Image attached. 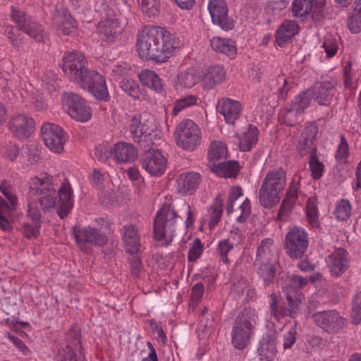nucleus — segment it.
Returning a JSON list of instances; mask_svg holds the SVG:
<instances>
[{
  "mask_svg": "<svg viewBox=\"0 0 361 361\" xmlns=\"http://www.w3.org/2000/svg\"><path fill=\"white\" fill-rule=\"evenodd\" d=\"M336 85L337 80L333 78L317 82L310 91V97L319 105L329 106L336 92Z\"/></svg>",
  "mask_w": 361,
  "mask_h": 361,
  "instance_id": "dca6fc26",
  "label": "nucleus"
},
{
  "mask_svg": "<svg viewBox=\"0 0 361 361\" xmlns=\"http://www.w3.org/2000/svg\"><path fill=\"white\" fill-rule=\"evenodd\" d=\"M52 24L58 32L69 35L77 26V21L66 8L56 9L52 14Z\"/></svg>",
  "mask_w": 361,
  "mask_h": 361,
  "instance_id": "aec40b11",
  "label": "nucleus"
},
{
  "mask_svg": "<svg viewBox=\"0 0 361 361\" xmlns=\"http://www.w3.org/2000/svg\"><path fill=\"white\" fill-rule=\"evenodd\" d=\"M129 253L131 255V258L129 259L131 272L135 276H139L140 274L142 271V265L141 259L138 256V252L140 250H128Z\"/></svg>",
  "mask_w": 361,
  "mask_h": 361,
  "instance_id": "5fc2aeb1",
  "label": "nucleus"
},
{
  "mask_svg": "<svg viewBox=\"0 0 361 361\" xmlns=\"http://www.w3.org/2000/svg\"><path fill=\"white\" fill-rule=\"evenodd\" d=\"M41 133L48 148L56 153L63 151L67 137L61 126L51 123H45L41 128Z\"/></svg>",
  "mask_w": 361,
  "mask_h": 361,
  "instance_id": "f8f14e48",
  "label": "nucleus"
},
{
  "mask_svg": "<svg viewBox=\"0 0 361 361\" xmlns=\"http://www.w3.org/2000/svg\"><path fill=\"white\" fill-rule=\"evenodd\" d=\"M39 204L37 200L29 202L27 215L35 224H39L42 216L41 210L38 205Z\"/></svg>",
  "mask_w": 361,
  "mask_h": 361,
  "instance_id": "13d9d810",
  "label": "nucleus"
},
{
  "mask_svg": "<svg viewBox=\"0 0 361 361\" xmlns=\"http://www.w3.org/2000/svg\"><path fill=\"white\" fill-rule=\"evenodd\" d=\"M299 186L298 183H295V181H292L290 184L288 189L286 193V198L293 200L295 202L297 201L298 197V192Z\"/></svg>",
  "mask_w": 361,
  "mask_h": 361,
  "instance_id": "69168bd1",
  "label": "nucleus"
},
{
  "mask_svg": "<svg viewBox=\"0 0 361 361\" xmlns=\"http://www.w3.org/2000/svg\"><path fill=\"white\" fill-rule=\"evenodd\" d=\"M73 233L76 242L90 243L92 245L102 247L107 243L106 235L100 230L92 227L75 226Z\"/></svg>",
  "mask_w": 361,
  "mask_h": 361,
  "instance_id": "a211bd4d",
  "label": "nucleus"
},
{
  "mask_svg": "<svg viewBox=\"0 0 361 361\" xmlns=\"http://www.w3.org/2000/svg\"><path fill=\"white\" fill-rule=\"evenodd\" d=\"M271 250H257L255 266H258L257 274L265 286L271 283L276 276V268L272 263Z\"/></svg>",
  "mask_w": 361,
  "mask_h": 361,
  "instance_id": "4468645a",
  "label": "nucleus"
},
{
  "mask_svg": "<svg viewBox=\"0 0 361 361\" xmlns=\"http://www.w3.org/2000/svg\"><path fill=\"white\" fill-rule=\"evenodd\" d=\"M118 21L116 18H108L99 23L98 32L102 41L111 42L118 33Z\"/></svg>",
  "mask_w": 361,
  "mask_h": 361,
  "instance_id": "473e14b6",
  "label": "nucleus"
},
{
  "mask_svg": "<svg viewBox=\"0 0 361 361\" xmlns=\"http://www.w3.org/2000/svg\"><path fill=\"white\" fill-rule=\"evenodd\" d=\"M311 99L310 91H304L291 101L289 107L294 109L295 111L305 113V111L310 105Z\"/></svg>",
  "mask_w": 361,
  "mask_h": 361,
  "instance_id": "c03bdc74",
  "label": "nucleus"
},
{
  "mask_svg": "<svg viewBox=\"0 0 361 361\" xmlns=\"http://www.w3.org/2000/svg\"><path fill=\"white\" fill-rule=\"evenodd\" d=\"M123 240L126 247L129 248H139L140 246V238L137 233V229L131 224L123 227Z\"/></svg>",
  "mask_w": 361,
  "mask_h": 361,
  "instance_id": "58836bf2",
  "label": "nucleus"
},
{
  "mask_svg": "<svg viewBox=\"0 0 361 361\" xmlns=\"http://www.w3.org/2000/svg\"><path fill=\"white\" fill-rule=\"evenodd\" d=\"M226 75V71L222 66H210L207 68L202 78L204 87L207 90L213 88L215 85L224 82Z\"/></svg>",
  "mask_w": 361,
  "mask_h": 361,
  "instance_id": "c756f323",
  "label": "nucleus"
},
{
  "mask_svg": "<svg viewBox=\"0 0 361 361\" xmlns=\"http://www.w3.org/2000/svg\"><path fill=\"white\" fill-rule=\"evenodd\" d=\"M9 127L15 136L23 139L30 136L35 127V121L25 114H18L10 120Z\"/></svg>",
  "mask_w": 361,
  "mask_h": 361,
  "instance_id": "412c9836",
  "label": "nucleus"
},
{
  "mask_svg": "<svg viewBox=\"0 0 361 361\" xmlns=\"http://www.w3.org/2000/svg\"><path fill=\"white\" fill-rule=\"evenodd\" d=\"M308 283V279L299 276H293L290 278V282L286 290V298L288 300L286 314L294 317L296 314L298 307L301 303V293L300 288L305 286Z\"/></svg>",
  "mask_w": 361,
  "mask_h": 361,
  "instance_id": "2eb2a0df",
  "label": "nucleus"
},
{
  "mask_svg": "<svg viewBox=\"0 0 361 361\" xmlns=\"http://www.w3.org/2000/svg\"><path fill=\"white\" fill-rule=\"evenodd\" d=\"M11 17L19 28L8 27L6 34L15 49L19 50L24 44V35L20 30L36 42H40L43 40L42 27L31 16H27L24 11L13 10Z\"/></svg>",
  "mask_w": 361,
  "mask_h": 361,
  "instance_id": "7ed1b4c3",
  "label": "nucleus"
},
{
  "mask_svg": "<svg viewBox=\"0 0 361 361\" xmlns=\"http://www.w3.org/2000/svg\"><path fill=\"white\" fill-rule=\"evenodd\" d=\"M197 80V77L195 73L191 71L180 72L178 75V83L184 87H193Z\"/></svg>",
  "mask_w": 361,
  "mask_h": 361,
  "instance_id": "864d4df0",
  "label": "nucleus"
},
{
  "mask_svg": "<svg viewBox=\"0 0 361 361\" xmlns=\"http://www.w3.org/2000/svg\"><path fill=\"white\" fill-rule=\"evenodd\" d=\"M349 154V146L347 140L343 135H341L340 144L338 146L335 156L336 159L338 161L345 162Z\"/></svg>",
  "mask_w": 361,
  "mask_h": 361,
  "instance_id": "6e6d98bb",
  "label": "nucleus"
},
{
  "mask_svg": "<svg viewBox=\"0 0 361 361\" xmlns=\"http://www.w3.org/2000/svg\"><path fill=\"white\" fill-rule=\"evenodd\" d=\"M121 88L129 96L139 99L141 94L139 85L132 79L121 78L119 81Z\"/></svg>",
  "mask_w": 361,
  "mask_h": 361,
  "instance_id": "49530a36",
  "label": "nucleus"
},
{
  "mask_svg": "<svg viewBox=\"0 0 361 361\" xmlns=\"http://www.w3.org/2000/svg\"><path fill=\"white\" fill-rule=\"evenodd\" d=\"M325 3V0H315L314 4H312V18L314 21H320L323 19Z\"/></svg>",
  "mask_w": 361,
  "mask_h": 361,
  "instance_id": "680f3d73",
  "label": "nucleus"
},
{
  "mask_svg": "<svg viewBox=\"0 0 361 361\" xmlns=\"http://www.w3.org/2000/svg\"><path fill=\"white\" fill-rule=\"evenodd\" d=\"M317 133L318 128L312 123L307 125L304 128L297 144V149L301 157L305 156L307 153L310 154L311 149L314 147L312 145L316 140Z\"/></svg>",
  "mask_w": 361,
  "mask_h": 361,
  "instance_id": "393cba45",
  "label": "nucleus"
},
{
  "mask_svg": "<svg viewBox=\"0 0 361 361\" xmlns=\"http://www.w3.org/2000/svg\"><path fill=\"white\" fill-rule=\"evenodd\" d=\"M139 79L142 85L148 87L157 92H161L164 90L161 79L154 71L144 70L139 74Z\"/></svg>",
  "mask_w": 361,
  "mask_h": 361,
  "instance_id": "e433bc0d",
  "label": "nucleus"
},
{
  "mask_svg": "<svg viewBox=\"0 0 361 361\" xmlns=\"http://www.w3.org/2000/svg\"><path fill=\"white\" fill-rule=\"evenodd\" d=\"M174 137L178 147L184 150L193 151L201 143V131L192 120L181 121L176 127Z\"/></svg>",
  "mask_w": 361,
  "mask_h": 361,
  "instance_id": "0eeeda50",
  "label": "nucleus"
},
{
  "mask_svg": "<svg viewBox=\"0 0 361 361\" xmlns=\"http://www.w3.org/2000/svg\"><path fill=\"white\" fill-rule=\"evenodd\" d=\"M297 331L295 327L291 328L290 330L283 332V348L289 349L295 343Z\"/></svg>",
  "mask_w": 361,
  "mask_h": 361,
  "instance_id": "e2e57ef3",
  "label": "nucleus"
},
{
  "mask_svg": "<svg viewBox=\"0 0 361 361\" xmlns=\"http://www.w3.org/2000/svg\"><path fill=\"white\" fill-rule=\"evenodd\" d=\"M286 185V173L282 168L269 171L261 187L281 193Z\"/></svg>",
  "mask_w": 361,
  "mask_h": 361,
  "instance_id": "5701e85b",
  "label": "nucleus"
},
{
  "mask_svg": "<svg viewBox=\"0 0 361 361\" xmlns=\"http://www.w3.org/2000/svg\"><path fill=\"white\" fill-rule=\"evenodd\" d=\"M201 181V176L196 172L190 171L179 175L177 179V190L182 195L192 194Z\"/></svg>",
  "mask_w": 361,
  "mask_h": 361,
  "instance_id": "b1692460",
  "label": "nucleus"
},
{
  "mask_svg": "<svg viewBox=\"0 0 361 361\" xmlns=\"http://www.w3.org/2000/svg\"><path fill=\"white\" fill-rule=\"evenodd\" d=\"M49 192H55L52 176L43 173L31 178L29 186L30 196H40Z\"/></svg>",
  "mask_w": 361,
  "mask_h": 361,
  "instance_id": "4be33fe9",
  "label": "nucleus"
},
{
  "mask_svg": "<svg viewBox=\"0 0 361 361\" xmlns=\"http://www.w3.org/2000/svg\"><path fill=\"white\" fill-rule=\"evenodd\" d=\"M306 215L310 225L312 228L319 226L318 220V209L314 200L309 199L306 205Z\"/></svg>",
  "mask_w": 361,
  "mask_h": 361,
  "instance_id": "3c124183",
  "label": "nucleus"
},
{
  "mask_svg": "<svg viewBox=\"0 0 361 361\" xmlns=\"http://www.w3.org/2000/svg\"><path fill=\"white\" fill-rule=\"evenodd\" d=\"M298 25L293 20H286L276 32V41L278 45L283 47L298 32Z\"/></svg>",
  "mask_w": 361,
  "mask_h": 361,
  "instance_id": "7c9ffc66",
  "label": "nucleus"
},
{
  "mask_svg": "<svg viewBox=\"0 0 361 361\" xmlns=\"http://www.w3.org/2000/svg\"><path fill=\"white\" fill-rule=\"evenodd\" d=\"M198 97L196 95H186L176 101L173 107L171 114L173 116H176L180 111L185 108L195 105L197 104Z\"/></svg>",
  "mask_w": 361,
  "mask_h": 361,
  "instance_id": "de8ad7c7",
  "label": "nucleus"
},
{
  "mask_svg": "<svg viewBox=\"0 0 361 361\" xmlns=\"http://www.w3.org/2000/svg\"><path fill=\"white\" fill-rule=\"evenodd\" d=\"M347 257L346 250H335L329 256L327 262L332 275L338 276L347 270L348 267Z\"/></svg>",
  "mask_w": 361,
  "mask_h": 361,
  "instance_id": "bb28decb",
  "label": "nucleus"
},
{
  "mask_svg": "<svg viewBox=\"0 0 361 361\" xmlns=\"http://www.w3.org/2000/svg\"><path fill=\"white\" fill-rule=\"evenodd\" d=\"M87 61L83 54L78 51H68L62 59V70L66 76L87 90L97 99L109 100V94L105 78L98 72L87 67Z\"/></svg>",
  "mask_w": 361,
  "mask_h": 361,
  "instance_id": "f257e3e1",
  "label": "nucleus"
},
{
  "mask_svg": "<svg viewBox=\"0 0 361 361\" xmlns=\"http://www.w3.org/2000/svg\"><path fill=\"white\" fill-rule=\"evenodd\" d=\"M136 46L140 58L163 63L173 56L178 43L169 31L153 26L145 27L137 35Z\"/></svg>",
  "mask_w": 361,
  "mask_h": 361,
  "instance_id": "f03ea898",
  "label": "nucleus"
},
{
  "mask_svg": "<svg viewBox=\"0 0 361 361\" xmlns=\"http://www.w3.org/2000/svg\"><path fill=\"white\" fill-rule=\"evenodd\" d=\"M208 9L211 14L212 23L219 25L222 30L228 31L235 26L233 19L228 16V6L225 0H210Z\"/></svg>",
  "mask_w": 361,
  "mask_h": 361,
  "instance_id": "ddd939ff",
  "label": "nucleus"
},
{
  "mask_svg": "<svg viewBox=\"0 0 361 361\" xmlns=\"http://www.w3.org/2000/svg\"><path fill=\"white\" fill-rule=\"evenodd\" d=\"M317 147H313L310 151L309 166L314 180H319L323 176L324 164L319 160Z\"/></svg>",
  "mask_w": 361,
  "mask_h": 361,
  "instance_id": "a19ab883",
  "label": "nucleus"
},
{
  "mask_svg": "<svg viewBox=\"0 0 361 361\" xmlns=\"http://www.w3.org/2000/svg\"><path fill=\"white\" fill-rule=\"evenodd\" d=\"M286 243L295 248H307L309 245L307 233L302 228L294 227L287 233Z\"/></svg>",
  "mask_w": 361,
  "mask_h": 361,
  "instance_id": "f704fd0d",
  "label": "nucleus"
},
{
  "mask_svg": "<svg viewBox=\"0 0 361 361\" xmlns=\"http://www.w3.org/2000/svg\"><path fill=\"white\" fill-rule=\"evenodd\" d=\"M295 202L293 200L285 198L279 210L277 218L282 221H286Z\"/></svg>",
  "mask_w": 361,
  "mask_h": 361,
  "instance_id": "4d7b16f0",
  "label": "nucleus"
},
{
  "mask_svg": "<svg viewBox=\"0 0 361 361\" xmlns=\"http://www.w3.org/2000/svg\"><path fill=\"white\" fill-rule=\"evenodd\" d=\"M270 313L276 320H279L281 312L279 310L277 297L274 293L271 294Z\"/></svg>",
  "mask_w": 361,
  "mask_h": 361,
  "instance_id": "338daca9",
  "label": "nucleus"
},
{
  "mask_svg": "<svg viewBox=\"0 0 361 361\" xmlns=\"http://www.w3.org/2000/svg\"><path fill=\"white\" fill-rule=\"evenodd\" d=\"M61 101L71 118L80 121L86 122L92 117L91 107L79 94L73 92L63 93Z\"/></svg>",
  "mask_w": 361,
  "mask_h": 361,
  "instance_id": "6e6552de",
  "label": "nucleus"
},
{
  "mask_svg": "<svg viewBox=\"0 0 361 361\" xmlns=\"http://www.w3.org/2000/svg\"><path fill=\"white\" fill-rule=\"evenodd\" d=\"M323 47L324 48L329 58H331L335 56L338 50L336 44L333 42L331 39H325L323 44Z\"/></svg>",
  "mask_w": 361,
  "mask_h": 361,
  "instance_id": "774afa93",
  "label": "nucleus"
},
{
  "mask_svg": "<svg viewBox=\"0 0 361 361\" xmlns=\"http://www.w3.org/2000/svg\"><path fill=\"white\" fill-rule=\"evenodd\" d=\"M352 317L355 324H358L361 321V293H357L354 298Z\"/></svg>",
  "mask_w": 361,
  "mask_h": 361,
  "instance_id": "052dcab7",
  "label": "nucleus"
},
{
  "mask_svg": "<svg viewBox=\"0 0 361 361\" xmlns=\"http://www.w3.org/2000/svg\"><path fill=\"white\" fill-rule=\"evenodd\" d=\"M351 214V205L348 200H341L336 204L334 214L338 221L347 220Z\"/></svg>",
  "mask_w": 361,
  "mask_h": 361,
  "instance_id": "09e8293b",
  "label": "nucleus"
},
{
  "mask_svg": "<svg viewBox=\"0 0 361 361\" xmlns=\"http://www.w3.org/2000/svg\"><path fill=\"white\" fill-rule=\"evenodd\" d=\"M137 3L143 13L149 17L155 16L159 13V0H137Z\"/></svg>",
  "mask_w": 361,
  "mask_h": 361,
  "instance_id": "8fccbe9b",
  "label": "nucleus"
},
{
  "mask_svg": "<svg viewBox=\"0 0 361 361\" xmlns=\"http://www.w3.org/2000/svg\"><path fill=\"white\" fill-rule=\"evenodd\" d=\"M259 133V130L255 126L249 124L247 130L238 136L240 150L250 152L257 145Z\"/></svg>",
  "mask_w": 361,
  "mask_h": 361,
  "instance_id": "72a5a7b5",
  "label": "nucleus"
},
{
  "mask_svg": "<svg viewBox=\"0 0 361 361\" xmlns=\"http://www.w3.org/2000/svg\"><path fill=\"white\" fill-rule=\"evenodd\" d=\"M256 324V315L251 310L244 309L238 314L232 330V343L235 348L243 350L248 345Z\"/></svg>",
  "mask_w": 361,
  "mask_h": 361,
  "instance_id": "423d86ee",
  "label": "nucleus"
},
{
  "mask_svg": "<svg viewBox=\"0 0 361 361\" xmlns=\"http://www.w3.org/2000/svg\"><path fill=\"white\" fill-rule=\"evenodd\" d=\"M0 191L8 200L6 201L0 197V219L1 225L4 227V231H8L11 228L10 222L12 219V212L15 210L17 204V197L13 193L12 185L6 180L1 183Z\"/></svg>",
  "mask_w": 361,
  "mask_h": 361,
  "instance_id": "1a4fd4ad",
  "label": "nucleus"
},
{
  "mask_svg": "<svg viewBox=\"0 0 361 361\" xmlns=\"http://www.w3.org/2000/svg\"><path fill=\"white\" fill-rule=\"evenodd\" d=\"M109 151L106 146L99 145L94 149L95 158L101 162H105L109 158Z\"/></svg>",
  "mask_w": 361,
  "mask_h": 361,
  "instance_id": "0e129e2a",
  "label": "nucleus"
},
{
  "mask_svg": "<svg viewBox=\"0 0 361 361\" xmlns=\"http://www.w3.org/2000/svg\"><path fill=\"white\" fill-rule=\"evenodd\" d=\"M56 359L57 361H77L76 354L70 345L59 350Z\"/></svg>",
  "mask_w": 361,
  "mask_h": 361,
  "instance_id": "bf43d9fd",
  "label": "nucleus"
},
{
  "mask_svg": "<svg viewBox=\"0 0 361 361\" xmlns=\"http://www.w3.org/2000/svg\"><path fill=\"white\" fill-rule=\"evenodd\" d=\"M259 203L266 209H270L280 201V194L269 189L260 187L259 190Z\"/></svg>",
  "mask_w": 361,
  "mask_h": 361,
  "instance_id": "4c0bfd02",
  "label": "nucleus"
},
{
  "mask_svg": "<svg viewBox=\"0 0 361 361\" xmlns=\"http://www.w3.org/2000/svg\"><path fill=\"white\" fill-rule=\"evenodd\" d=\"M314 0H295L292 11L295 17L302 18L310 14L312 9Z\"/></svg>",
  "mask_w": 361,
  "mask_h": 361,
  "instance_id": "a18cd8bd",
  "label": "nucleus"
},
{
  "mask_svg": "<svg viewBox=\"0 0 361 361\" xmlns=\"http://www.w3.org/2000/svg\"><path fill=\"white\" fill-rule=\"evenodd\" d=\"M347 25L350 32L357 34L361 32V0H355L348 13Z\"/></svg>",
  "mask_w": 361,
  "mask_h": 361,
  "instance_id": "c9c22d12",
  "label": "nucleus"
},
{
  "mask_svg": "<svg viewBox=\"0 0 361 361\" xmlns=\"http://www.w3.org/2000/svg\"><path fill=\"white\" fill-rule=\"evenodd\" d=\"M302 114V113L295 111L294 109L288 106L280 111L279 120L282 123L288 126H295L300 121V118Z\"/></svg>",
  "mask_w": 361,
  "mask_h": 361,
  "instance_id": "79ce46f5",
  "label": "nucleus"
},
{
  "mask_svg": "<svg viewBox=\"0 0 361 361\" xmlns=\"http://www.w3.org/2000/svg\"><path fill=\"white\" fill-rule=\"evenodd\" d=\"M216 110L224 116L227 123L234 124L240 116L242 106L240 102L224 97L218 102Z\"/></svg>",
  "mask_w": 361,
  "mask_h": 361,
  "instance_id": "6ab92c4d",
  "label": "nucleus"
},
{
  "mask_svg": "<svg viewBox=\"0 0 361 361\" xmlns=\"http://www.w3.org/2000/svg\"><path fill=\"white\" fill-rule=\"evenodd\" d=\"M210 46L216 52L224 54L230 59H234L236 56V44L231 39L214 37L210 39Z\"/></svg>",
  "mask_w": 361,
  "mask_h": 361,
  "instance_id": "2f4dec72",
  "label": "nucleus"
},
{
  "mask_svg": "<svg viewBox=\"0 0 361 361\" xmlns=\"http://www.w3.org/2000/svg\"><path fill=\"white\" fill-rule=\"evenodd\" d=\"M314 322L319 328L329 334H336L343 329L347 319L334 310L322 311L312 314Z\"/></svg>",
  "mask_w": 361,
  "mask_h": 361,
  "instance_id": "9d476101",
  "label": "nucleus"
},
{
  "mask_svg": "<svg viewBox=\"0 0 361 361\" xmlns=\"http://www.w3.org/2000/svg\"><path fill=\"white\" fill-rule=\"evenodd\" d=\"M129 130L131 137L141 149H145L152 145L151 133L142 123L141 116L137 114L132 117L129 124Z\"/></svg>",
  "mask_w": 361,
  "mask_h": 361,
  "instance_id": "f3484780",
  "label": "nucleus"
},
{
  "mask_svg": "<svg viewBox=\"0 0 361 361\" xmlns=\"http://www.w3.org/2000/svg\"><path fill=\"white\" fill-rule=\"evenodd\" d=\"M276 332H268L259 343L258 353L261 361H274L277 353L276 347Z\"/></svg>",
  "mask_w": 361,
  "mask_h": 361,
  "instance_id": "a878e982",
  "label": "nucleus"
},
{
  "mask_svg": "<svg viewBox=\"0 0 361 361\" xmlns=\"http://www.w3.org/2000/svg\"><path fill=\"white\" fill-rule=\"evenodd\" d=\"M227 157L228 151L226 145L220 141H215L211 143L208 152L209 164L215 163L218 160Z\"/></svg>",
  "mask_w": 361,
  "mask_h": 361,
  "instance_id": "ea45409f",
  "label": "nucleus"
},
{
  "mask_svg": "<svg viewBox=\"0 0 361 361\" xmlns=\"http://www.w3.org/2000/svg\"><path fill=\"white\" fill-rule=\"evenodd\" d=\"M180 218L174 207L170 204H164L157 212L154 221V238L161 242V246H167L177 228V219Z\"/></svg>",
  "mask_w": 361,
  "mask_h": 361,
  "instance_id": "20e7f679",
  "label": "nucleus"
},
{
  "mask_svg": "<svg viewBox=\"0 0 361 361\" xmlns=\"http://www.w3.org/2000/svg\"><path fill=\"white\" fill-rule=\"evenodd\" d=\"M210 209L212 212L208 224L209 228L213 229L219 222L223 214V199L220 194L216 197L214 202Z\"/></svg>",
  "mask_w": 361,
  "mask_h": 361,
  "instance_id": "37998d69",
  "label": "nucleus"
},
{
  "mask_svg": "<svg viewBox=\"0 0 361 361\" xmlns=\"http://www.w3.org/2000/svg\"><path fill=\"white\" fill-rule=\"evenodd\" d=\"M54 193L49 192L40 195L37 201L44 212L56 208L60 218L63 219L70 213L73 206V195L70 183L68 182L61 183L58 191V197L53 195Z\"/></svg>",
  "mask_w": 361,
  "mask_h": 361,
  "instance_id": "39448f33",
  "label": "nucleus"
},
{
  "mask_svg": "<svg viewBox=\"0 0 361 361\" xmlns=\"http://www.w3.org/2000/svg\"><path fill=\"white\" fill-rule=\"evenodd\" d=\"M208 166L212 172L218 176L225 178H235L240 172L239 163L234 160L222 161L218 164L211 163Z\"/></svg>",
  "mask_w": 361,
  "mask_h": 361,
  "instance_id": "cd10ccee",
  "label": "nucleus"
},
{
  "mask_svg": "<svg viewBox=\"0 0 361 361\" xmlns=\"http://www.w3.org/2000/svg\"><path fill=\"white\" fill-rule=\"evenodd\" d=\"M143 150L145 152L140 157L142 169L152 176H160L164 174L166 169V159L162 153L150 147Z\"/></svg>",
  "mask_w": 361,
  "mask_h": 361,
  "instance_id": "9b49d317",
  "label": "nucleus"
},
{
  "mask_svg": "<svg viewBox=\"0 0 361 361\" xmlns=\"http://www.w3.org/2000/svg\"><path fill=\"white\" fill-rule=\"evenodd\" d=\"M112 153L119 164L133 161L137 157V151L134 145L124 142L115 144Z\"/></svg>",
  "mask_w": 361,
  "mask_h": 361,
  "instance_id": "c85d7f7f",
  "label": "nucleus"
},
{
  "mask_svg": "<svg viewBox=\"0 0 361 361\" xmlns=\"http://www.w3.org/2000/svg\"><path fill=\"white\" fill-rule=\"evenodd\" d=\"M250 291V288L247 280L241 276H238L234 279L231 287V292L233 293H235L237 296L240 297L245 294L249 295Z\"/></svg>",
  "mask_w": 361,
  "mask_h": 361,
  "instance_id": "603ef678",
  "label": "nucleus"
}]
</instances>
